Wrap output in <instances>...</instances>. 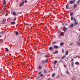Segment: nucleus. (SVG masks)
Wrapping results in <instances>:
<instances>
[{"instance_id": "f257e3e1", "label": "nucleus", "mask_w": 80, "mask_h": 80, "mask_svg": "<svg viewBox=\"0 0 80 80\" xmlns=\"http://www.w3.org/2000/svg\"><path fill=\"white\" fill-rule=\"evenodd\" d=\"M75 0H73L72 1H70L68 3H70V4H73V3H75Z\"/></svg>"}, {"instance_id": "f03ea898", "label": "nucleus", "mask_w": 80, "mask_h": 80, "mask_svg": "<svg viewBox=\"0 0 80 80\" xmlns=\"http://www.w3.org/2000/svg\"><path fill=\"white\" fill-rule=\"evenodd\" d=\"M45 62L46 63H47V62H48V60H46L42 61L41 62V63L42 64H44V63H45Z\"/></svg>"}, {"instance_id": "7ed1b4c3", "label": "nucleus", "mask_w": 80, "mask_h": 80, "mask_svg": "<svg viewBox=\"0 0 80 80\" xmlns=\"http://www.w3.org/2000/svg\"><path fill=\"white\" fill-rule=\"evenodd\" d=\"M6 4H7V2H5V0H3V2L2 4L3 5H6Z\"/></svg>"}, {"instance_id": "20e7f679", "label": "nucleus", "mask_w": 80, "mask_h": 80, "mask_svg": "<svg viewBox=\"0 0 80 80\" xmlns=\"http://www.w3.org/2000/svg\"><path fill=\"white\" fill-rule=\"evenodd\" d=\"M58 52L57 50L53 52V53H54V54H56V53H58Z\"/></svg>"}, {"instance_id": "39448f33", "label": "nucleus", "mask_w": 80, "mask_h": 80, "mask_svg": "<svg viewBox=\"0 0 80 80\" xmlns=\"http://www.w3.org/2000/svg\"><path fill=\"white\" fill-rule=\"evenodd\" d=\"M11 23L12 25H15V22H11Z\"/></svg>"}, {"instance_id": "423d86ee", "label": "nucleus", "mask_w": 80, "mask_h": 80, "mask_svg": "<svg viewBox=\"0 0 80 80\" xmlns=\"http://www.w3.org/2000/svg\"><path fill=\"white\" fill-rule=\"evenodd\" d=\"M77 45H78V46H80V42L78 41H77Z\"/></svg>"}, {"instance_id": "0eeeda50", "label": "nucleus", "mask_w": 80, "mask_h": 80, "mask_svg": "<svg viewBox=\"0 0 80 80\" xmlns=\"http://www.w3.org/2000/svg\"><path fill=\"white\" fill-rule=\"evenodd\" d=\"M68 4H67L66 6V9H68Z\"/></svg>"}, {"instance_id": "6e6552de", "label": "nucleus", "mask_w": 80, "mask_h": 80, "mask_svg": "<svg viewBox=\"0 0 80 80\" xmlns=\"http://www.w3.org/2000/svg\"><path fill=\"white\" fill-rule=\"evenodd\" d=\"M58 46H55L54 47V48H58Z\"/></svg>"}, {"instance_id": "1a4fd4ad", "label": "nucleus", "mask_w": 80, "mask_h": 80, "mask_svg": "<svg viewBox=\"0 0 80 80\" xmlns=\"http://www.w3.org/2000/svg\"><path fill=\"white\" fill-rule=\"evenodd\" d=\"M16 14H17V13L15 12H13V15H16Z\"/></svg>"}, {"instance_id": "9d476101", "label": "nucleus", "mask_w": 80, "mask_h": 80, "mask_svg": "<svg viewBox=\"0 0 80 80\" xmlns=\"http://www.w3.org/2000/svg\"><path fill=\"white\" fill-rule=\"evenodd\" d=\"M64 44V43L63 42H62L60 43V46H62V45H63Z\"/></svg>"}, {"instance_id": "9b49d317", "label": "nucleus", "mask_w": 80, "mask_h": 80, "mask_svg": "<svg viewBox=\"0 0 80 80\" xmlns=\"http://www.w3.org/2000/svg\"><path fill=\"white\" fill-rule=\"evenodd\" d=\"M73 27V24H72L70 25V28H72Z\"/></svg>"}, {"instance_id": "f8f14e48", "label": "nucleus", "mask_w": 80, "mask_h": 80, "mask_svg": "<svg viewBox=\"0 0 80 80\" xmlns=\"http://www.w3.org/2000/svg\"><path fill=\"white\" fill-rule=\"evenodd\" d=\"M77 7V4H75L74 5V8H76V7Z\"/></svg>"}, {"instance_id": "ddd939ff", "label": "nucleus", "mask_w": 80, "mask_h": 80, "mask_svg": "<svg viewBox=\"0 0 80 80\" xmlns=\"http://www.w3.org/2000/svg\"><path fill=\"white\" fill-rule=\"evenodd\" d=\"M15 34L16 35H18V32L17 31L16 32Z\"/></svg>"}, {"instance_id": "4468645a", "label": "nucleus", "mask_w": 80, "mask_h": 80, "mask_svg": "<svg viewBox=\"0 0 80 80\" xmlns=\"http://www.w3.org/2000/svg\"><path fill=\"white\" fill-rule=\"evenodd\" d=\"M49 49L50 50H52V49H53V47H49Z\"/></svg>"}, {"instance_id": "2eb2a0df", "label": "nucleus", "mask_w": 80, "mask_h": 80, "mask_svg": "<svg viewBox=\"0 0 80 80\" xmlns=\"http://www.w3.org/2000/svg\"><path fill=\"white\" fill-rule=\"evenodd\" d=\"M71 64L72 67H73V65H74V62H72Z\"/></svg>"}, {"instance_id": "dca6fc26", "label": "nucleus", "mask_w": 80, "mask_h": 80, "mask_svg": "<svg viewBox=\"0 0 80 80\" xmlns=\"http://www.w3.org/2000/svg\"><path fill=\"white\" fill-rule=\"evenodd\" d=\"M70 15L71 16H72L73 15V12H71L70 13Z\"/></svg>"}, {"instance_id": "f3484780", "label": "nucleus", "mask_w": 80, "mask_h": 80, "mask_svg": "<svg viewBox=\"0 0 80 80\" xmlns=\"http://www.w3.org/2000/svg\"><path fill=\"white\" fill-rule=\"evenodd\" d=\"M68 51H67L66 52V55H68Z\"/></svg>"}, {"instance_id": "a211bd4d", "label": "nucleus", "mask_w": 80, "mask_h": 80, "mask_svg": "<svg viewBox=\"0 0 80 80\" xmlns=\"http://www.w3.org/2000/svg\"><path fill=\"white\" fill-rule=\"evenodd\" d=\"M55 74L53 73V74L52 75V77H54V76H55Z\"/></svg>"}, {"instance_id": "6ab92c4d", "label": "nucleus", "mask_w": 80, "mask_h": 80, "mask_svg": "<svg viewBox=\"0 0 80 80\" xmlns=\"http://www.w3.org/2000/svg\"><path fill=\"white\" fill-rule=\"evenodd\" d=\"M65 28H66V27H64L63 28V30L64 31H65Z\"/></svg>"}, {"instance_id": "aec40b11", "label": "nucleus", "mask_w": 80, "mask_h": 80, "mask_svg": "<svg viewBox=\"0 0 80 80\" xmlns=\"http://www.w3.org/2000/svg\"><path fill=\"white\" fill-rule=\"evenodd\" d=\"M54 63L55 64L57 63V61H55L54 62Z\"/></svg>"}, {"instance_id": "412c9836", "label": "nucleus", "mask_w": 80, "mask_h": 80, "mask_svg": "<svg viewBox=\"0 0 80 80\" xmlns=\"http://www.w3.org/2000/svg\"><path fill=\"white\" fill-rule=\"evenodd\" d=\"M39 69H41L42 68V66H39Z\"/></svg>"}, {"instance_id": "4be33fe9", "label": "nucleus", "mask_w": 80, "mask_h": 80, "mask_svg": "<svg viewBox=\"0 0 80 80\" xmlns=\"http://www.w3.org/2000/svg\"><path fill=\"white\" fill-rule=\"evenodd\" d=\"M60 35L61 36H63V33H62L61 32L60 33Z\"/></svg>"}, {"instance_id": "5701e85b", "label": "nucleus", "mask_w": 80, "mask_h": 80, "mask_svg": "<svg viewBox=\"0 0 80 80\" xmlns=\"http://www.w3.org/2000/svg\"><path fill=\"white\" fill-rule=\"evenodd\" d=\"M5 49H6V51H7V52H8V48H5Z\"/></svg>"}, {"instance_id": "b1692460", "label": "nucleus", "mask_w": 80, "mask_h": 80, "mask_svg": "<svg viewBox=\"0 0 80 80\" xmlns=\"http://www.w3.org/2000/svg\"><path fill=\"white\" fill-rule=\"evenodd\" d=\"M22 12H18V14H22Z\"/></svg>"}, {"instance_id": "393cba45", "label": "nucleus", "mask_w": 80, "mask_h": 80, "mask_svg": "<svg viewBox=\"0 0 80 80\" xmlns=\"http://www.w3.org/2000/svg\"><path fill=\"white\" fill-rule=\"evenodd\" d=\"M75 64L76 65H77V64H79V63H78V62H75Z\"/></svg>"}, {"instance_id": "a878e982", "label": "nucleus", "mask_w": 80, "mask_h": 80, "mask_svg": "<svg viewBox=\"0 0 80 80\" xmlns=\"http://www.w3.org/2000/svg\"><path fill=\"white\" fill-rule=\"evenodd\" d=\"M44 73H47V70H44Z\"/></svg>"}, {"instance_id": "bb28decb", "label": "nucleus", "mask_w": 80, "mask_h": 80, "mask_svg": "<svg viewBox=\"0 0 80 80\" xmlns=\"http://www.w3.org/2000/svg\"><path fill=\"white\" fill-rule=\"evenodd\" d=\"M78 23V22H76L75 23H74V25H77V24Z\"/></svg>"}, {"instance_id": "cd10ccee", "label": "nucleus", "mask_w": 80, "mask_h": 80, "mask_svg": "<svg viewBox=\"0 0 80 80\" xmlns=\"http://www.w3.org/2000/svg\"><path fill=\"white\" fill-rule=\"evenodd\" d=\"M66 73H67V74H69V72H68V71H67Z\"/></svg>"}, {"instance_id": "c85d7f7f", "label": "nucleus", "mask_w": 80, "mask_h": 80, "mask_svg": "<svg viewBox=\"0 0 80 80\" xmlns=\"http://www.w3.org/2000/svg\"><path fill=\"white\" fill-rule=\"evenodd\" d=\"M40 77H43V74H41L40 75Z\"/></svg>"}, {"instance_id": "c756f323", "label": "nucleus", "mask_w": 80, "mask_h": 80, "mask_svg": "<svg viewBox=\"0 0 80 80\" xmlns=\"http://www.w3.org/2000/svg\"><path fill=\"white\" fill-rule=\"evenodd\" d=\"M1 33H5V31H2L1 32Z\"/></svg>"}, {"instance_id": "7c9ffc66", "label": "nucleus", "mask_w": 80, "mask_h": 80, "mask_svg": "<svg viewBox=\"0 0 80 80\" xmlns=\"http://www.w3.org/2000/svg\"><path fill=\"white\" fill-rule=\"evenodd\" d=\"M62 53H64V50H63V49H62Z\"/></svg>"}, {"instance_id": "2f4dec72", "label": "nucleus", "mask_w": 80, "mask_h": 80, "mask_svg": "<svg viewBox=\"0 0 80 80\" xmlns=\"http://www.w3.org/2000/svg\"><path fill=\"white\" fill-rule=\"evenodd\" d=\"M79 57V56H78L76 57H74V58H77V57Z\"/></svg>"}, {"instance_id": "473e14b6", "label": "nucleus", "mask_w": 80, "mask_h": 80, "mask_svg": "<svg viewBox=\"0 0 80 80\" xmlns=\"http://www.w3.org/2000/svg\"><path fill=\"white\" fill-rule=\"evenodd\" d=\"M79 57V56H78L76 57H74V58H77V57Z\"/></svg>"}, {"instance_id": "72a5a7b5", "label": "nucleus", "mask_w": 80, "mask_h": 80, "mask_svg": "<svg viewBox=\"0 0 80 80\" xmlns=\"http://www.w3.org/2000/svg\"><path fill=\"white\" fill-rule=\"evenodd\" d=\"M73 17H71V20H73Z\"/></svg>"}, {"instance_id": "f704fd0d", "label": "nucleus", "mask_w": 80, "mask_h": 80, "mask_svg": "<svg viewBox=\"0 0 80 80\" xmlns=\"http://www.w3.org/2000/svg\"><path fill=\"white\" fill-rule=\"evenodd\" d=\"M45 57H46V58H48V55H46L45 56Z\"/></svg>"}, {"instance_id": "c9c22d12", "label": "nucleus", "mask_w": 80, "mask_h": 80, "mask_svg": "<svg viewBox=\"0 0 80 80\" xmlns=\"http://www.w3.org/2000/svg\"><path fill=\"white\" fill-rule=\"evenodd\" d=\"M80 2V0H78V3H79Z\"/></svg>"}, {"instance_id": "e433bc0d", "label": "nucleus", "mask_w": 80, "mask_h": 80, "mask_svg": "<svg viewBox=\"0 0 80 80\" xmlns=\"http://www.w3.org/2000/svg\"><path fill=\"white\" fill-rule=\"evenodd\" d=\"M67 28H66V29H65V30H64V32H66V31H67Z\"/></svg>"}, {"instance_id": "4c0bfd02", "label": "nucleus", "mask_w": 80, "mask_h": 80, "mask_svg": "<svg viewBox=\"0 0 80 80\" xmlns=\"http://www.w3.org/2000/svg\"><path fill=\"white\" fill-rule=\"evenodd\" d=\"M74 22H76V19H75V18H74Z\"/></svg>"}, {"instance_id": "58836bf2", "label": "nucleus", "mask_w": 80, "mask_h": 80, "mask_svg": "<svg viewBox=\"0 0 80 80\" xmlns=\"http://www.w3.org/2000/svg\"><path fill=\"white\" fill-rule=\"evenodd\" d=\"M24 2L25 3H27V0H25Z\"/></svg>"}, {"instance_id": "ea45409f", "label": "nucleus", "mask_w": 80, "mask_h": 80, "mask_svg": "<svg viewBox=\"0 0 80 80\" xmlns=\"http://www.w3.org/2000/svg\"><path fill=\"white\" fill-rule=\"evenodd\" d=\"M22 6V3H21L20 4V7H21V6Z\"/></svg>"}, {"instance_id": "a19ab883", "label": "nucleus", "mask_w": 80, "mask_h": 80, "mask_svg": "<svg viewBox=\"0 0 80 80\" xmlns=\"http://www.w3.org/2000/svg\"><path fill=\"white\" fill-rule=\"evenodd\" d=\"M65 57H66V56L65 55H64L63 56V58H64Z\"/></svg>"}, {"instance_id": "79ce46f5", "label": "nucleus", "mask_w": 80, "mask_h": 80, "mask_svg": "<svg viewBox=\"0 0 80 80\" xmlns=\"http://www.w3.org/2000/svg\"><path fill=\"white\" fill-rule=\"evenodd\" d=\"M64 58L63 57L61 58V59L62 60H63V59H64Z\"/></svg>"}, {"instance_id": "37998d69", "label": "nucleus", "mask_w": 80, "mask_h": 80, "mask_svg": "<svg viewBox=\"0 0 80 80\" xmlns=\"http://www.w3.org/2000/svg\"><path fill=\"white\" fill-rule=\"evenodd\" d=\"M70 45H73V43H71Z\"/></svg>"}, {"instance_id": "c03bdc74", "label": "nucleus", "mask_w": 80, "mask_h": 80, "mask_svg": "<svg viewBox=\"0 0 80 80\" xmlns=\"http://www.w3.org/2000/svg\"><path fill=\"white\" fill-rule=\"evenodd\" d=\"M56 42H53V43H54V44H55V43H56Z\"/></svg>"}, {"instance_id": "a18cd8bd", "label": "nucleus", "mask_w": 80, "mask_h": 80, "mask_svg": "<svg viewBox=\"0 0 80 80\" xmlns=\"http://www.w3.org/2000/svg\"><path fill=\"white\" fill-rule=\"evenodd\" d=\"M41 73H42V72H40L39 73V75H40V74H41Z\"/></svg>"}, {"instance_id": "49530a36", "label": "nucleus", "mask_w": 80, "mask_h": 80, "mask_svg": "<svg viewBox=\"0 0 80 80\" xmlns=\"http://www.w3.org/2000/svg\"><path fill=\"white\" fill-rule=\"evenodd\" d=\"M16 20V18H15L14 19V20Z\"/></svg>"}, {"instance_id": "de8ad7c7", "label": "nucleus", "mask_w": 80, "mask_h": 80, "mask_svg": "<svg viewBox=\"0 0 80 80\" xmlns=\"http://www.w3.org/2000/svg\"><path fill=\"white\" fill-rule=\"evenodd\" d=\"M73 59H72L71 60V62H73Z\"/></svg>"}, {"instance_id": "09e8293b", "label": "nucleus", "mask_w": 80, "mask_h": 80, "mask_svg": "<svg viewBox=\"0 0 80 80\" xmlns=\"http://www.w3.org/2000/svg\"><path fill=\"white\" fill-rule=\"evenodd\" d=\"M24 4V2L23 1L22 2V5H23Z\"/></svg>"}, {"instance_id": "8fccbe9b", "label": "nucleus", "mask_w": 80, "mask_h": 80, "mask_svg": "<svg viewBox=\"0 0 80 80\" xmlns=\"http://www.w3.org/2000/svg\"><path fill=\"white\" fill-rule=\"evenodd\" d=\"M58 58H60V57H58Z\"/></svg>"}, {"instance_id": "3c124183", "label": "nucleus", "mask_w": 80, "mask_h": 80, "mask_svg": "<svg viewBox=\"0 0 80 80\" xmlns=\"http://www.w3.org/2000/svg\"><path fill=\"white\" fill-rule=\"evenodd\" d=\"M64 67H66V65H64Z\"/></svg>"}, {"instance_id": "603ef678", "label": "nucleus", "mask_w": 80, "mask_h": 80, "mask_svg": "<svg viewBox=\"0 0 80 80\" xmlns=\"http://www.w3.org/2000/svg\"><path fill=\"white\" fill-rule=\"evenodd\" d=\"M17 2H18V0H17Z\"/></svg>"}, {"instance_id": "864d4df0", "label": "nucleus", "mask_w": 80, "mask_h": 80, "mask_svg": "<svg viewBox=\"0 0 80 80\" xmlns=\"http://www.w3.org/2000/svg\"><path fill=\"white\" fill-rule=\"evenodd\" d=\"M79 31L80 32V28H79Z\"/></svg>"}, {"instance_id": "5fc2aeb1", "label": "nucleus", "mask_w": 80, "mask_h": 80, "mask_svg": "<svg viewBox=\"0 0 80 80\" xmlns=\"http://www.w3.org/2000/svg\"><path fill=\"white\" fill-rule=\"evenodd\" d=\"M59 38H60V36H59Z\"/></svg>"}, {"instance_id": "6e6d98bb", "label": "nucleus", "mask_w": 80, "mask_h": 80, "mask_svg": "<svg viewBox=\"0 0 80 80\" xmlns=\"http://www.w3.org/2000/svg\"><path fill=\"white\" fill-rule=\"evenodd\" d=\"M61 75H62V76H63V74H62V73H61Z\"/></svg>"}, {"instance_id": "4d7b16f0", "label": "nucleus", "mask_w": 80, "mask_h": 80, "mask_svg": "<svg viewBox=\"0 0 80 80\" xmlns=\"http://www.w3.org/2000/svg\"><path fill=\"white\" fill-rule=\"evenodd\" d=\"M9 55H10L11 56V54H9Z\"/></svg>"}, {"instance_id": "13d9d810", "label": "nucleus", "mask_w": 80, "mask_h": 80, "mask_svg": "<svg viewBox=\"0 0 80 80\" xmlns=\"http://www.w3.org/2000/svg\"><path fill=\"white\" fill-rule=\"evenodd\" d=\"M1 37H2V36H0V38H1Z\"/></svg>"}, {"instance_id": "bf43d9fd", "label": "nucleus", "mask_w": 80, "mask_h": 80, "mask_svg": "<svg viewBox=\"0 0 80 80\" xmlns=\"http://www.w3.org/2000/svg\"><path fill=\"white\" fill-rule=\"evenodd\" d=\"M7 15H8V14H6Z\"/></svg>"}, {"instance_id": "052dcab7", "label": "nucleus", "mask_w": 80, "mask_h": 80, "mask_svg": "<svg viewBox=\"0 0 80 80\" xmlns=\"http://www.w3.org/2000/svg\"><path fill=\"white\" fill-rule=\"evenodd\" d=\"M79 41L80 42V38L79 39Z\"/></svg>"}, {"instance_id": "680f3d73", "label": "nucleus", "mask_w": 80, "mask_h": 80, "mask_svg": "<svg viewBox=\"0 0 80 80\" xmlns=\"http://www.w3.org/2000/svg\"><path fill=\"white\" fill-rule=\"evenodd\" d=\"M48 80H50V79H48Z\"/></svg>"}, {"instance_id": "e2e57ef3", "label": "nucleus", "mask_w": 80, "mask_h": 80, "mask_svg": "<svg viewBox=\"0 0 80 80\" xmlns=\"http://www.w3.org/2000/svg\"><path fill=\"white\" fill-rule=\"evenodd\" d=\"M1 40H0V42Z\"/></svg>"}]
</instances>
